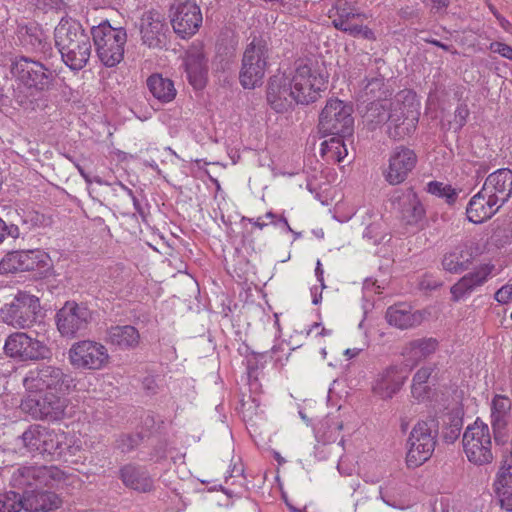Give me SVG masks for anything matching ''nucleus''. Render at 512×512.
I'll return each mask as SVG.
<instances>
[{
    "label": "nucleus",
    "instance_id": "obj_33",
    "mask_svg": "<svg viewBox=\"0 0 512 512\" xmlns=\"http://www.w3.org/2000/svg\"><path fill=\"white\" fill-rule=\"evenodd\" d=\"M438 429V421L433 417L418 421L410 432L408 443H424L435 447Z\"/></svg>",
    "mask_w": 512,
    "mask_h": 512
},
{
    "label": "nucleus",
    "instance_id": "obj_24",
    "mask_svg": "<svg viewBox=\"0 0 512 512\" xmlns=\"http://www.w3.org/2000/svg\"><path fill=\"white\" fill-rule=\"evenodd\" d=\"M393 205L401 214L402 220L408 225L419 223L425 216V209L412 188L396 192Z\"/></svg>",
    "mask_w": 512,
    "mask_h": 512
},
{
    "label": "nucleus",
    "instance_id": "obj_28",
    "mask_svg": "<svg viewBox=\"0 0 512 512\" xmlns=\"http://www.w3.org/2000/svg\"><path fill=\"white\" fill-rule=\"evenodd\" d=\"M500 209V206L491 198L485 196L483 191L480 190L469 201L466 208L467 219L475 224L482 223L490 219Z\"/></svg>",
    "mask_w": 512,
    "mask_h": 512
},
{
    "label": "nucleus",
    "instance_id": "obj_48",
    "mask_svg": "<svg viewBox=\"0 0 512 512\" xmlns=\"http://www.w3.org/2000/svg\"><path fill=\"white\" fill-rule=\"evenodd\" d=\"M20 236L19 227L16 225H7L0 218V243L4 241L5 237H11L13 239H17Z\"/></svg>",
    "mask_w": 512,
    "mask_h": 512
},
{
    "label": "nucleus",
    "instance_id": "obj_63",
    "mask_svg": "<svg viewBox=\"0 0 512 512\" xmlns=\"http://www.w3.org/2000/svg\"><path fill=\"white\" fill-rule=\"evenodd\" d=\"M361 34H363V36H364L365 38H369V37H370V35L372 34V31H371L368 27L363 26V30H362V33H361Z\"/></svg>",
    "mask_w": 512,
    "mask_h": 512
},
{
    "label": "nucleus",
    "instance_id": "obj_18",
    "mask_svg": "<svg viewBox=\"0 0 512 512\" xmlns=\"http://www.w3.org/2000/svg\"><path fill=\"white\" fill-rule=\"evenodd\" d=\"M410 374L407 365L389 366L380 372L372 386L375 396L382 400L391 399L397 394Z\"/></svg>",
    "mask_w": 512,
    "mask_h": 512
},
{
    "label": "nucleus",
    "instance_id": "obj_25",
    "mask_svg": "<svg viewBox=\"0 0 512 512\" xmlns=\"http://www.w3.org/2000/svg\"><path fill=\"white\" fill-rule=\"evenodd\" d=\"M21 509L27 512H50L58 509L62 503L60 497L51 491L26 490L22 495Z\"/></svg>",
    "mask_w": 512,
    "mask_h": 512
},
{
    "label": "nucleus",
    "instance_id": "obj_43",
    "mask_svg": "<svg viewBox=\"0 0 512 512\" xmlns=\"http://www.w3.org/2000/svg\"><path fill=\"white\" fill-rule=\"evenodd\" d=\"M412 350H414L415 354H419L420 356H428L433 353L438 345L436 339L428 338V339H417L410 343Z\"/></svg>",
    "mask_w": 512,
    "mask_h": 512
},
{
    "label": "nucleus",
    "instance_id": "obj_13",
    "mask_svg": "<svg viewBox=\"0 0 512 512\" xmlns=\"http://www.w3.org/2000/svg\"><path fill=\"white\" fill-rule=\"evenodd\" d=\"M91 319L92 313L86 305L68 301L56 314L57 329L62 336L74 338L83 334Z\"/></svg>",
    "mask_w": 512,
    "mask_h": 512
},
{
    "label": "nucleus",
    "instance_id": "obj_46",
    "mask_svg": "<svg viewBox=\"0 0 512 512\" xmlns=\"http://www.w3.org/2000/svg\"><path fill=\"white\" fill-rule=\"evenodd\" d=\"M332 24L337 30L348 33L353 37L360 35L363 30V26L350 24L345 19L343 20V18H335Z\"/></svg>",
    "mask_w": 512,
    "mask_h": 512
},
{
    "label": "nucleus",
    "instance_id": "obj_36",
    "mask_svg": "<svg viewBox=\"0 0 512 512\" xmlns=\"http://www.w3.org/2000/svg\"><path fill=\"white\" fill-rule=\"evenodd\" d=\"M332 137L321 143L320 154L327 163L341 162L347 156V149L343 139L346 136L331 135Z\"/></svg>",
    "mask_w": 512,
    "mask_h": 512
},
{
    "label": "nucleus",
    "instance_id": "obj_50",
    "mask_svg": "<svg viewBox=\"0 0 512 512\" xmlns=\"http://www.w3.org/2000/svg\"><path fill=\"white\" fill-rule=\"evenodd\" d=\"M495 299L499 303H508L510 300H512V284L511 285H505L501 287L496 293H495Z\"/></svg>",
    "mask_w": 512,
    "mask_h": 512
},
{
    "label": "nucleus",
    "instance_id": "obj_58",
    "mask_svg": "<svg viewBox=\"0 0 512 512\" xmlns=\"http://www.w3.org/2000/svg\"><path fill=\"white\" fill-rule=\"evenodd\" d=\"M436 9H443L449 5V0H431Z\"/></svg>",
    "mask_w": 512,
    "mask_h": 512
},
{
    "label": "nucleus",
    "instance_id": "obj_16",
    "mask_svg": "<svg viewBox=\"0 0 512 512\" xmlns=\"http://www.w3.org/2000/svg\"><path fill=\"white\" fill-rule=\"evenodd\" d=\"M405 97L398 94L395 98L393 109L390 113V118L387 122L388 135L393 139H403L410 135L416 129L418 116L412 104H405L403 102Z\"/></svg>",
    "mask_w": 512,
    "mask_h": 512
},
{
    "label": "nucleus",
    "instance_id": "obj_23",
    "mask_svg": "<svg viewBox=\"0 0 512 512\" xmlns=\"http://www.w3.org/2000/svg\"><path fill=\"white\" fill-rule=\"evenodd\" d=\"M44 257V253L38 249L13 251L2 259L0 267L9 273L31 271L40 267Z\"/></svg>",
    "mask_w": 512,
    "mask_h": 512
},
{
    "label": "nucleus",
    "instance_id": "obj_55",
    "mask_svg": "<svg viewBox=\"0 0 512 512\" xmlns=\"http://www.w3.org/2000/svg\"><path fill=\"white\" fill-rule=\"evenodd\" d=\"M426 42L432 44V45H435L445 51H448V52H452V53H456V50L453 49V46L451 45H446L436 39H426Z\"/></svg>",
    "mask_w": 512,
    "mask_h": 512
},
{
    "label": "nucleus",
    "instance_id": "obj_53",
    "mask_svg": "<svg viewBox=\"0 0 512 512\" xmlns=\"http://www.w3.org/2000/svg\"><path fill=\"white\" fill-rule=\"evenodd\" d=\"M468 115L469 111L466 106H459L455 111V121L459 124V126H463Z\"/></svg>",
    "mask_w": 512,
    "mask_h": 512
},
{
    "label": "nucleus",
    "instance_id": "obj_56",
    "mask_svg": "<svg viewBox=\"0 0 512 512\" xmlns=\"http://www.w3.org/2000/svg\"><path fill=\"white\" fill-rule=\"evenodd\" d=\"M242 221H249L250 223H252L255 227H257L259 229H263L267 225L265 222H261L260 218H258L257 220H254L252 218L243 217Z\"/></svg>",
    "mask_w": 512,
    "mask_h": 512
},
{
    "label": "nucleus",
    "instance_id": "obj_9",
    "mask_svg": "<svg viewBox=\"0 0 512 512\" xmlns=\"http://www.w3.org/2000/svg\"><path fill=\"white\" fill-rule=\"evenodd\" d=\"M62 393L50 391L29 396L22 402V408L36 420H61L67 408V399Z\"/></svg>",
    "mask_w": 512,
    "mask_h": 512
},
{
    "label": "nucleus",
    "instance_id": "obj_60",
    "mask_svg": "<svg viewBox=\"0 0 512 512\" xmlns=\"http://www.w3.org/2000/svg\"><path fill=\"white\" fill-rule=\"evenodd\" d=\"M360 352V349H346L344 355H346L349 359L356 357Z\"/></svg>",
    "mask_w": 512,
    "mask_h": 512
},
{
    "label": "nucleus",
    "instance_id": "obj_52",
    "mask_svg": "<svg viewBox=\"0 0 512 512\" xmlns=\"http://www.w3.org/2000/svg\"><path fill=\"white\" fill-rule=\"evenodd\" d=\"M379 498L388 506L393 508H397V502L392 495H390L384 488L381 486L379 488Z\"/></svg>",
    "mask_w": 512,
    "mask_h": 512
},
{
    "label": "nucleus",
    "instance_id": "obj_26",
    "mask_svg": "<svg viewBox=\"0 0 512 512\" xmlns=\"http://www.w3.org/2000/svg\"><path fill=\"white\" fill-rule=\"evenodd\" d=\"M185 67L189 82L194 88L200 89L205 85L208 71L207 58L200 46H193L187 51Z\"/></svg>",
    "mask_w": 512,
    "mask_h": 512
},
{
    "label": "nucleus",
    "instance_id": "obj_31",
    "mask_svg": "<svg viewBox=\"0 0 512 512\" xmlns=\"http://www.w3.org/2000/svg\"><path fill=\"white\" fill-rule=\"evenodd\" d=\"M386 319L390 325L399 329H408L422 322V314L419 311H413L405 303L390 306L386 311Z\"/></svg>",
    "mask_w": 512,
    "mask_h": 512
},
{
    "label": "nucleus",
    "instance_id": "obj_44",
    "mask_svg": "<svg viewBox=\"0 0 512 512\" xmlns=\"http://www.w3.org/2000/svg\"><path fill=\"white\" fill-rule=\"evenodd\" d=\"M384 88V77L376 76L367 79V84L364 87L365 94L371 96V98L382 99V95H385Z\"/></svg>",
    "mask_w": 512,
    "mask_h": 512
},
{
    "label": "nucleus",
    "instance_id": "obj_27",
    "mask_svg": "<svg viewBox=\"0 0 512 512\" xmlns=\"http://www.w3.org/2000/svg\"><path fill=\"white\" fill-rule=\"evenodd\" d=\"M494 488L501 508L512 512V450L497 473Z\"/></svg>",
    "mask_w": 512,
    "mask_h": 512
},
{
    "label": "nucleus",
    "instance_id": "obj_51",
    "mask_svg": "<svg viewBox=\"0 0 512 512\" xmlns=\"http://www.w3.org/2000/svg\"><path fill=\"white\" fill-rule=\"evenodd\" d=\"M371 504L368 497L361 498L354 504L353 512H370Z\"/></svg>",
    "mask_w": 512,
    "mask_h": 512
},
{
    "label": "nucleus",
    "instance_id": "obj_2",
    "mask_svg": "<svg viewBox=\"0 0 512 512\" xmlns=\"http://www.w3.org/2000/svg\"><path fill=\"white\" fill-rule=\"evenodd\" d=\"M54 39L63 62L71 70L79 71L88 64L92 44L89 34L77 20L63 17L55 27Z\"/></svg>",
    "mask_w": 512,
    "mask_h": 512
},
{
    "label": "nucleus",
    "instance_id": "obj_38",
    "mask_svg": "<svg viewBox=\"0 0 512 512\" xmlns=\"http://www.w3.org/2000/svg\"><path fill=\"white\" fill-rule=\"evenodd\" d=\"M406 463L410 468H416L426 462L432 456L435 447L424 443H408Z\"/></svg>",
    "mask_w": 512,
    "mask_h": 512
},
{
    "label": "nucleus",
    "instance_id": "obj_1",
    "mask_svg": "<svg viewBox=\"0 0 512 512\" xmlns=\"http://www.w3.org/2000/svg\"><path fill=\"white\" fill-rule=\"evenodd\" d=\"M328 77L303 61L295 63L289 73H279L270 78L267 101L276 112H284L294 104L308 105L321 97L327 89Z\"/></svg>",
    "mask_w": 512,
    "mask_h": 512
},
{
    "label": "nucleus",
    "instance_id": "obj_61",
    "mask_svg": "<svg viewBox=\"0 0 512 512\" xmlns=\"http://www.w3.org/2000/svg\"><path fill=\"white\" fill-rule=\"evenodd\" d=\"M497 19L499 20L501 27H502V28H504V29H507V28H508V26H510V25H511V24L509 23V21H508V20H506V19H505L504 17H502V16H497Z\"/></svg>",
    "mask_w": 512,
    "mask_h": 512
},
{
    "label": "nucleus",
    "instance_id": "obj_21",
    "mask_svg": "<svg viewBox=\"0 0 512 512\" xmlns=\"http://www.w3.org/2000/svg\"><path fill=\"white\" fill-rule=\"evenodd\" d=\"M166 24L157 11H147L140 19V33L143 44L149 48H162L166 44Z\"/></svg>",
    "mask_w": 512,
    "mask_h": 512
},
{
    "label": "nucleus",
    "instance_id": "obj_19",
    "mask_svg": "<svg viewBox=\"0 0 512 512\" xmlns=\"http://www.w3.org/2000/svg\"><path fill=\"white\" fill-rule=\"evenodd\" d=\"M416 163L417 155L412 149L404 146L396 147L389 158L388 168L384 171L386 181L391 185L404 182Z\"/></svg>",
    "mask_w": 512,
    "mask_h": 512
},
{
    "label": "nucleus",
    "instance_id": "obj_15",
    "mask_svg": "<svg viewBox=\"0 0 512 512\" xmlns=\"http://www.w3.org/2000/svg\"><path fill=\"white\" fill-rule=\"evenodd\" d=\"M60 478L61 471L54 466H23L13 472L11 483L17 488L36 490L42 486H52Z\"/></svg>",
    "mask_w": 512,
    "mask_h": 512
},
{
    "label": "nucleus",
    "instance_id": "obj_20",
    "mask_svg": "<svg viewBox=\"0 0 512 512\" xmlns=\"http://www.w3.org/2000/svg\"><path fill=\"white\" fill-rule=\"evenodd\" d=\"M481 190L501 208L512 195V170L501 168L489 174Z\"/></svg>",
    "mask_w": 512,
    "mask_h": 512
},
{
    "label": "nucleus",
    "instance_id": "obj_22",
    "mask_svg": "<svg viewBox=\"0 0 512 512\" xmlns=\"http://www.w3.org/2000/svg\"><path fill=\"white\" fill-rule=\"evenodd\" d=\"M512 401L504 395H496L491 403V425L497 444L508 442V422L511 417Z\"/></svg>",
    "mask_w": 512,
    "mask_h": 512
},
{
    "label": "nucleus",
    "instance_id": "obj_6",
    "mask_svg": "<svg viewBox=\"0 0 512 512\" xmlns=\"http://www.w3.org/2000/svg\"><path fill=\"white\" fill-rule=\"evenodd\" d=\"M268 46L264 39L254 37L247 45L239 75L244 88L252 89L262 84L267 68Z\"/></svg>",
    "mask_w": 512,
    "mask_h": 512
},
{
    "label": "nucleus",
    "instance_id": "obj_42",
    "mask_svg": "<svg viewBox=\"0 0 512 512\" xmlns=\"http://www.w3.org/2000/svg\"><path fill=\"white\" fill-rule=\"evenodd\" d=\"M21 503L20 494L15 491L0 493V512H19Z\"/></svg>",
    "mask_w": 512,
    "mask_h": 512
},
{
    "label": "nucleus",
    "instance_id": "obj_49",
    "mask_svg": "<svg viewBox=\"0 0 512 512\" xmlns=\"http://www.w3.org/2000/svg\"><path fill=\"white\" fill-rule=\"evenodd\" d=\"M490 50L500 54L502 57L512 60V47L502 42H492Z\"/></svg>",
    "mask_w": 512,
    "mask_h": 512
},
{
    "label": "nucleus",
    "instance_id": "obj_17",
    "mask_svg": "<svg viewBox=\"0 0 512 512\" xmlns=\"http://www.w3.org/2000/svg\"><path fill=\"white\" fill-rule=\"evenodd\" d=\"M171 24L182 38L191 37L202 25L203 17L199 6L191 0H182L172 6Z\"/></svg>",
    "mask_w": 512,
    "mask_h": 512
},
{
    "label": "nucleus",
    "instance_id": "obj_37",
    "mask_svg": "<svg viewBox=\"0 0 512 512\" xmlns=\"http://www.w3.org/2000/svg\"><path fill=\"white\" fill-rule=\"evenodd\" d=\"M395 99H377L371 102L365 114V119L374 125L387 123L393 109Z\"/></svg>",
    "mask_w": 512,
    "mask_h": 512
},
{
    "label": "nucleus",
    "instance_id": "obj_54",
    "mask_svg": "<svg viewBox=\"0 0 512 512\" xmlns=\"http://www.w3.org/2000/svg\"><path fill=\"white\" fill-rule=\"evenodd\" d=\"M116 185L119 186L122 190H124V191H126L128 193V195L132 198L133 205H134L136 211L142 215L143 214L142 206H141L139 200L134 196L132 190L129 189L124 184H122L121 182L116 183Z\"/></svg>",
    "mask_w": 512,
    "mask_h": 512
},
{
    "label": "nucleus",
    "instance_id": "obj_34",
    "mask_svg": "<svg viewBox=\"0 0 512 512\" xmlns=\"http://www.w3.org/2000/svg\"><path fill=\"white\" fill-rule=\"evenodd\" d=\"M472 252L467 245H458L442 259L444 270L450 273H461L467 270L472 263Z\"/></svg>",
    "mask_w": 512,
    "mask_h": 512
},
{
    "label": "nucleus",
    "instance_id": "obj_4",
    "mask_svg": "<svg viewBox=\"0 0 512 512\" xmlns=\"http://www.w3.org/2000/svg\"><path fill=\"white\" fill-rule=\"evenodd\" d=\"M352 107L339 99H329L319 115L318 131L328 135L350 136L354 130Z\"/></svg>",
    "mask_w": 512,
    "mask_h": 512
},
{
    "label": "nucleus",
    "instance_id": "obj_41",
    "mask_svg": "<svg viewBox=\"0 0 512 512\" xmlns=\"http://www.w3.org/2000/svg\"><path fill=\"white\" fill-rule=\"evenodd\" d=\"M462 425V418L455 415H449L448 422H445V427L442 431V436L445 442L454 443L461 433Z\"/></svg>",
    "mask_w": 512,
    "mask_h": 512
},
{
    "label": "nucleus",
    "instance_id": "obj_59",
    "mask_svg": "<svg viewBox=\"0 0 512 512\" xmlns=\"http://www.w3.org/2000/svg\"><path fill=\"white\" fill-rule=\"evenodd\" d=\"M356 16H360V14H355L352 12H342L338 15L337 18H343V20L345 19L347 22H349L350 19L355 18Z\"/></svg>",
    "mask_w": 512,
    "mask_h": 512
},
{
    "label": "nucleus",
    "instance_id": "obj_11",
    "mask_svg": "<svg viewBox=\"0 0 512 512\" xmlns=\"http://www.w3.org/2000/svg\"><path fill=\"white\" fill-rule=\"evenodd\" d=\"M70 377L59 367L42 364L31 370L24 379V385L29 391L64 392L69 388Z\"/></svg>",
    "mask_w": 512,
    "mask_h": 512
},
{
    "label": "nucleus",
    "instance_id": "obj_5",
    "mask_svg": "<svg viewBox=\"0 0 512 512\" xmlns=\"http://www.w3.org/2000/svg\"><path fill=\"white\" fill-rule=\"evenodd\" d=\"M41 306L39 298L25 291H19L10 303L1 310L4 323L16 329H28L36 322Z\"/></svg>",
    "mask_w": 512,
    "mask_h": 512
},
{
    "label": "nucleus",
    "instance_id": "obj_3",
    "mask_svg": "<svg viewBox=\"0 0 512 512\" xmlns=\"http://www.w3.org/2000/svg\"><path fill=\"white\" fill-rule=\"evenodd\" d=\"M95 51L100 62L114 67L124 58L127 33L123 28H114L107 21L91 29Z\"/></svg>",
    "mask_w": 512,
    "mask_h": 512
},
{
    "label": "nucleus",
    "instance_id": "obj_45",
    "mask_svg": "<svg viewBox=\"0 0 512 512\" xmlns=\"http://www.w3.org/2000/svg\"><path fill=\"white\" fill-rule=\"evenodd\" d=\"M22 224L26 229L30 230L36 227L44 226L46 224V217L36 211H29L25 213L22 218Z\"/></svg>",
    "mask_w": 512,
    "mask_h": 512
},
{
    "label": "nucleus",
    "instance_id": "obj_47",
    "mask_svg": "<svg viewBox=\"0 0 512 512\" xmlns=\"http://www.w3.org/2000/svg\"><path fill=\"white\" fill-rule=\"evenodd\" d=\"M117 447L123 453L130 452L139 443V436L125 435L117 441Z\"/></svg>",
    "mask_w": 512,
    "mask_h": 512
},
{
    "label": "nucleus",
    "instance_id": "obj_7",
    "mask_svg": "<svg viewBox=\"0 0 512 512\" xmlns=\"http://www.w3.org/2000/svg\"><path fill=\"white\" fill-rule=\"evenodd\" d=\"M23 446L31 453L50 457H60L64 451L65 436L48 427L31 425L21 436Z\"/></svg>",
    "mask_w": 512,
    "mask_h": 512
},
{
    "label": "nucleus",
    "instance_id": "obj_10",
    "mask_svg": "<svg viewBox=\"0 0 512 512\" xmlns=\"http://www.w3.org/2000/svg\"><path fill=\"white\" fill-rule=\"evenodd\" d=\"M11 72L25 86L38 91L49 90L56 77L44 64L27 57L18 59Z\"/></svg>",
    "mask_w": 512,
    "mask_h": 512
},
{
    "label": "nucleus",
    "instance_id": "obj_35",
    "mask_svg": "<svg viewBox=\"0 0 512 512\" xmlns=\"http://www.w3.org/2000/svg\"><path fill=\"white\" fill-rule=\"evenodd\" d=\"M147 86L152 95L163 103L172 101L176 96V89L172 80L160 74H152L147 79Z\"/></svg>",
    "mask_w": 512,
    "mask_h": 512
},
{
    "label": "nucleus",
    "instance_id": "obj_40",
    "mask_svg": "<svg viewBox=\"0 0 512 512\" xmlns=\"http://www.w3.org/2000/svg\"><path fill=\"white\" fill-rule=\"evenodd\" d=\"M432 371V367H422L413 376L411 391L415 398H420L425 395L426 386L424 385L427 383Z\"/></svg>",
    "mask_w": 512,
    "mask_h": 512
},
{
    "label": "nucleus",
    "instance_id": "obj_62",
    "mask_svg": "<svg viewBox=\"0 0 512 512\" xmlns=\"http://www.w3.org/2000/svg\"><path fill=\"white\" fill-rule=\"evenodd\" d=\"M78 170H79L81 176L85 179V181L88 184H90L92 182V179L90 178V176L80 166H78Z\"/></svg>",
    "mask_w": 512,
    "mask_h": 512
},
{
    "label": "nucleus",
    "instance_id": "obj_8",
    "mask_svg": "<svg viewBox=\"0 0 512 512\" xmlns=\"http://www.w3.org/2000/svg\"><path fill=\"white\" fill-rule=\"evenodd\" d=\"M462 443L467 459L471 463L480 466L493 460L490 429L479 419L466 428Z\"/></svg>",
    "mask_w": 512,
    "mask_h": 512
},
{
    "label": "nucleus",
    "instance_id": "obj_32",
    "mask_svg": "<svg viewBox=\"0 0 512 512\" xmlns=\"http://www.w3.org/2000/svg\"><path fill=\"white\" fill-rule=\"evenodd\" d=\"M106 341L121 350H132L139 345L140 334L131 325L112 326L107 330Z\"/></svg>",
    "mask_w": 512,
    "mask_h": 512
},
{
    "label": "nucleus",
    "instance_id": "obj_57",
    "mask_svg": "<svg viewBox=\"0 0 512 512\" xmlns=\"http://www.w3.org/2000/svg\"><path fill=\"white\" fill-rule=\"evenodd\" d=\"M315 274H316V277H317L318 281L321 282V285L324 288L325 285L323 283V269L321 268V263H320L319 260L317 261V265H316V269H315Z\"/></svg>",
    "mask_w": 512,
    "mask_h": 512
},
{
    "label": "nucleus",
    "instance_id": "obj_29",
    "mask_svg": "<svg viewBox=\"0 0 512 512\" xmlns=\"http://www.w3.org/2000/svg\"><path fill=\"white\" fill-rule=\"evenodd\" d=\"M120 478L126 487L141 493L150 492L154 486L147 470L134 464L123 466L120 469Z\"/></svg>",
    "mask_w": 512,
    "mask_h": 512
},
{
    "label": "nucleus",
    "instance_id": "obj_30",
    "mask_svg": "<svg viewBox=\"0 0 512 512\" xmlns=\"http://www.w3.org/2000/svg\"><path fill=\"white\" fill-rule=\"evenodd\" d=\"M491 269L488 266H482L474 272L463 276L451 289L453 301H459L465 296L471 294L477 287L481 286L490 274Z\"/></svg>",
    "mask_w": 512,
    "mask_h": 512
},
{
    "label": "nucleus",
    "instance_id": "obj_14",
    "mask_svg": "<svg viewBox=\"0 0 512 512\" xmlns=\"http://www.w3.org/2000/svg\"><path fill=\"white\" fill-rule=\"evenodd\" d=\"M69 360L75 368L98 370L108 364L109 354L101 343L83 340L72 345Z\"/></svg>",
    "mask_w": 512,
    "mask_h": 512
},
{
    "label": "nucleus",
    "instance_id": "obj_39",
    "mask_svg": "<svg viewBox=\"0 0 512 512\" xmlns=\"http://www.w3.org/2000/svg\"><path fill=\"white\" fill-rule=\"evenodd\" d=\"M427 191L433 195L445 198L449 205L455 203L458 192L451 185H445L441 182L431 181L427 184Z\"/></svg>",
    "mask_w": 512,
    "mask_h": 512
},
{
    "label": "nucleus",
    "instance_id": "obj_12",
    "mask_svg": "<svg viewBox=\"0 0 512 512\" xmlns=\"http://www.w3.org/2000/svg\"><path fill=\"white\" fill-rule=\"evenodd\" d=\"M4 351L7 356L19 358L22 361H37L51 357V350L44 342L24 332L9 335L4 344Z\"/></svg>",
    "mask_w": 512,
    "mask_h": 512
},
{
    "label": "nucleus",
    "instance_id": "obj_64",
    "mask_svg": "<svg viewBox=\"0 0 512 512\" xmlns=\"http://www.w3.org/2000/svg\"><path fill=\"white\" fill-rule=\"evenodd\" d=\"M280 221H281V223H283V224H284V226L286 227V229H287L288 231L293 232V231H292V229H291V227L289 226V224H288V222H287V220H286V218H285V217H283V216H282V217L280 218Z\"/></svg>",
    "mask_w": 512,
    "mask_h": 512
}]
</instances>
